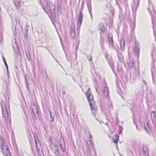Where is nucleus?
<instances>
[{"instance_id":"obj_1","label":"nucleus","mask_w":156,"mask_h":156,"mask_svg":"<svg viewBox=\"0 0 156 156\" xmlns=\"http://www.w3.org/2000/svg\"><path fill=\"white\" fill-rule=\"evenodd\" d=\"M48 1L47 0H44V3L42 6L43 9L45 12H47V9L49 10L50 13V18L52 19V22L53 25L55 26V24L54 22H56L57 19L55 17V7L53 4H51L49 5L48 7Z\"/></svg>"},{"instance_id":"obj_2","label":"nucleus","mask_w":156,"mask_h":156,"mask_svg":"<svg viewBox=\"0 0 156 156\" xmlns=\"http://www.w3.org/2000/svg\"><path fill=\"white\" fill-rule=\"evenodd\" d=\"M90 88H88L86 94L87 95V98L90 108L93 115L95 117L98 112L97 107L95 102L93 100V96L90 92Z\"/></svg>"},{"instance_id":"obj_3","label":"nucleus","mask_w":156,"mask_h":156,"mask_svg":"<svg viewBox=\"0 0 156 156\" xmlns=\"http://www.w3.org/2000/svg\"><path fill=\"white\" fill-rule=\"evenodd\" d=\"M0 146L2 150V152L4 156H12L9 147L5 140L0 142Z\"/></svg>"},{"instance_id":"obj_4","label":"nucleus","mask_w":156,"mask_h":156,"mask_svg":"<svg viewBox=\"0 0 156 156\" xmlns=\"http://www.w3.org/2000/svg\"><path fill=\"white\" fill-rule=\"evenodd\" d=\"M140 76V72L138 69H136L134 68L133 71H130V78L131 82L133 83L136 79L139 77Z\"/></svg>"},{"instance_id":"obj_5","label":"nucleus","mask_w":156,"mask_h":156,"mask_svg":"<svg viewBox=\"0 0 156 156\" xmlns=\"http://www.w3.org/2000/svg\"><path fill=\"white\" fill-rule=\"evenodd\" d=\"M83 15L81 11H80L79 16L77 19V28L78 30H79L83 20Z\"/></svg>"},{"instance_id":"obj_6","label":"nucleus","mask_w":156,"mask_h":156,"mask_svg":"<svg viewBox=\"0 0 156 156\" xmlns=\"http://www.w3.org/2000/svg\"><path fill=\"white\" fill-rule=\"evenodd\" d=\"M128 67L130 69V71H133L135 68L134 65V60L132 58H130L129 60L127 62Z\"/></svg>"},{"instance_id":"obj_7","label":"nucleus","mask_w":156,"mask_h":156,"mask_svg":"<svg viewBox=\"0 0 156 156\" xmlns=\"http://www.w3.org/2000/svg\"><path fill=\"white\" fill-rule=\"evenodd\" d=\"M1 108L2 113V116L5 119H7L9 116V114L7 108H5V107H2Z\"/></svg>"},{"instance_id":"obj_8","label":"nucleus","mask_w":156,"mask_h":156,"mask_svg":"<svg viewBox=\"0 0 156 156\" xmlns=\"http://www.w3.org/2000/svg\"><path fill=\"white\" fill-rule=\"evenodd\" d=\"M14 42L13 43H12V45L15 52L17 54V55L18 56L20 54V52L18 49L17 42L15 39L14 40Z\"/></svg>"},{"instance_id":"obj_9","label":"nucleus","mask_w":156,"mask_h":156,"mask_svg":"<svg viewBox=\"0 0 156 156\" xmlns=\"http://www.w3.org/2000/svg\"><path fill=\"white\" fill-rule=\"evenodd\" d=\"M36 136L35 135H34V138L35 142L36 144V146L37 151L40 150V149L38 148V146L40 147H41V144L40 142L39 139L38 137L37 136V134H36Z\"/></svg>"},{"instance_id":"obj_10","label":"nucleus","mask_w":156,"mask_h":156,"mask_svg":"<svg viewBox=\"0 0 156 156\" xmlns=\"http://www.w3.org/2000/svg\"><path fill=\"white\" fill-rule=\"evenodd\" d=\"M140 49V47L139 44L138 43H135L134 52L135 55L137 56V58L139 57Z\"/></svg>"},{"instance_id":"obj_11","label":"nucleus","mask_w":156,"mask_h":156,"mask_svg":"<svg viewBox=\"0 0 156 156\" xmlns=\"http://www.w3.org/2000/svg\"><path fill=\"white\" fill-rule=\"evenodd\" d=\"M153 52L151 54V56L152 57V62L151 63V71L152 75L153 77L154 76V74L156 73V72H154V68L155 67V60L153 58Z\"/></svg>"},{"instance_id":"obj_12","label":"nucleus","mask_w":156,"mask_h":156,"mask_svg":"<svg viewBox=\"0 0 156 156\" xmlns=\"http://www.w3.org/2000/svg\"><path fill=\"white\" fill-rule=\"evenodd\" d=\"M105 86L104 87L103 89V93L105 96L107 98H108L109 95V92L108 88L107 86V84H106L105 81Z\"/></svg>"},{"instance_id":"obj_13","label":"nucleus","mask_w":156,"mask_h":156,"mask_svg":"<svg viewBox=\"0 0 156 156\" xmlns=\"http://www.w3.org/2000/svg\"><path fill=\"white\" fill-rule=\"evenodd\" d=\"M108 39L109 44L113 47V40L112 34H108Z\"/></svg>"},{"instance_id":"obj_14","label":"nucleus","mask_w":156,"mask_h":156,"mask_svg":"<svg viewBox=\"0 0 156 156\" xmlns=\"http://www.w3.org/2000/svg\"><path fill=\"white\" fill-rule=\"evenodd\" d=\"M75 26L74 24H72L71 26V29L70 30V34L71 37H73V40L75 34Z\"/></svg>"},{"instance_id":"obj_15","label":"nucleus","mask_w":156,"mask_h":156,"mask_svg":"<svg viewBox=\"0 0 156 156\" xmlns=\"http://www.w3.org/2000/svg\"><path fill=\"white\" fill-rule=\"evenodd\" d=\"M21 3L20 0H14V4L16 8L18 9L20 8Z\"/></svg>"},{"instance_id":"obj_16","label":"nucleus","mask_w":156,"mask_h":156,"mask_svg":"<svg viewBox=\"0 0 156 156\" xmlns=\"http://www.w3.org/2000/svg\"><path fill=\"white\" fill-rule=\"evenodd\" d=\"M143 150L145 156H148V149L147 146L146 145L143 146Z\"/></svg>"},{"instance_id":"obj_17","label":"nucleus","mask_w":156,"mask_h":156,"mask_svg":"<svg viewBox=\"0 0 156 156\" xmlns=\"http://www.w3.org/2000/svg\"><path fill=\"white\" fill-rule=\"evenodd\" d=\"M29 29V26L27 24L26 27L24 28V35L26 39L28 38V31Z\"/></svg>"},{"instance_id":"obj_18","label":"nucleus","mask_w":156,"mask_h":156,"mask_svg":"<svg viewBox=\"0 0 156 156\" xmlns=\"http://www.w3.org/2000/svg\"><path fill=\"white\" fill-rule=\"evenodd\" d=\"M54 151V154L56 156H58L59 151L57 146L55 145L54 146V150H53Z\"/></svg>"},{"instance_id":"obj_19","label":"nucleus","mask_w":156,"mask_h":156,"mask_svg":"<svg viewBox=\"0 0 156 156\" xmlns=\"http://www.w3.org/2000/svg\"><path fill=\"white\" fill-rule=\"evenodd\" d=\"M98 28L102 32L104 33L105 32L104 25L103 23H101L99 24L98 26Z\"/></svg>"},{"instance_id":"obj_20","label":"nucleus","mask_w":156,"mask_h":156,"mask_svg":"<svg viewBox=\"0 0 156 156\" xmlns=\"http://www.w3.org/2000/svg\"><path fill=\"white\" fill-rule=\"evenodd\" d=\"M113 140L114 141V143H115V144H117V143L119 141V135L117 134H115L113 138Z\"/></svg>"},{"instance_id":"obj_21","label":"nucleus","mask_w":156,"mask_h":156,"mask_svg":"<svg viewBox=\"0 0 156 156\" xmlns=\"http://www.w3.org/2000/svg\"><path fill=\"white\" fill-rule=\"evenodd\" d=\"M120 48L122 50H123L124 49L125 45V42L124 40L122 39H121L120 41Z\"/></svg>"},{"instance_id":"obj_22","label":"nucleus","mask_w":156,"mask_h":156,"mask_svg":"<svg viewBox=\"0 0 156 156\" xmlns=\"http://www.w3.org/2000/svg\"><path fill=\"white\" fill-rule=\"evenodd\" d=\"M117 56L120 61H122L123 60V56L121 53L117 51Z\"/></svg>"},{"instance_id":"obj_23","label":"nucleus","mask_w":156,"mask_h":156,"mask_svg":"<svg viewBox=\"0 0 156 156\" xmlns=\"http://www.w3.org/2000/svg\"><path fill=\"white\" fill-rule=\"evenodd\" d=\"M151 118L153 122L155 121V112H154L152 111L151 113Z\"/></svg>"},{"instance_id":"obj_24","label":"nucleus","mask_w":156,"mask_h":156,"mask_svg":"<svg viewBox=\"0 0 156 156\" xmlns=\"http://www.w3.org/2000/svg\"><path fill=\"white\" fill-rule=\"evenodd\" d=\"M92 136L90 134V136L89 138V140L87 142V145L88 146L89 145L92 146L93 144V142L92 141Z\"/></svg>"},{"instance_id":"obj_25","label":"nucleus","mask_w":156,"mask_h":156,"mask_svg":"<svg viewBox=\"0 0 156 156\" xmlns=\"http://www.w3.org/2000/svg\"><path fill=\"white\" fill-rule=\"evenodd\" d=\"M60 148L62 152H64L66 151V147L65 145V143L64 141H63V144H62L60 143Z\"/></svg>"},{"instance_id":"obj_26","label":"nucleus","mask_w":156,"mask_h":156,"mask_svg":"<svg viewBox=\"0 0 156 156\" xmlns=\"http://www.w3.org/2000/svg\"><path fill=\"white\" fill-rule=\"evenodd\" d=\"M104 39L102 37H100V45L102 49L104 50L105 48L104 44Z\"/></svg>"},{"instance_id":"obj_27","label":"nucleus","mask_w":156,"mask_h":156,"mask_svg":"<svg viewBox=\"0 0 156 156\" xmlns=\"http://www.w3.org/2000/svg\"><path fill=\"white\" fill-rule=\"evenodd\" d=\"M144 128L146 131L148 132L149 129V124L148 122H146L144 123Z\"/></svg>"},{"instance_id":"obj_28","label":"nucleus","mask_w":156,"mask_h":156,"mask_svg":"<svg viewBox=\"0 0 156 156\" xmlns=\"http://www.w3.org/2000/svg\"><path fill=\"white\" fill-rule=\"evenodd\" d=\"M12 28L14 35L16 36V32L15 26H12Z\"/></svg>"},{"instance_id":"obj_29","label":"nucleus","mask_w":156,"mask_h":156,"mask_svg":"<svg viewBox=\"0 0 156 156\" xmlns=\"http://www.w3.org/2000/svg\"><path fill=\"white\" fill-rule=\"evenodd\" d=\"M109 64L112 69L113 71V69L114 68V63L112 61H111L109 62Z\"/></svg>"},{"instance_id":"obj_30","label":"nucleus","mask_w":156,"mask_h":156,"mask_svg":"<svg viewBox=\"0 0 156 156\" xmlns=\"http://www.w3.org/2000/svg\"><path fill=\"white\" fill-rule=\"evenodd\" d=\"M152 77L153 83L156 85V73L154 74V76Z\"/></svg>"},{"instance_id":"obj_31","label":"nucleus","mask_w":156,"mask_h":156,"mask_svg":"<svg viewBox=\"0 0 156 156\" xmlns=\"http://www.w3.org/2000/svg\"><path fill=\"white\" fill-rule=\"evenodd\" d=\"M140 0H133L134 4L137 7L139 4Z\"/></svg>"},{"instance_id":"obj_32","label":"nucleus","mask_w":156,"mask_h":156,"mask_svg":"<svg viewBox=\"0 0 156 156\" xmlns=\"http://www.w3.org/2000/svg\"><path fill=\"white\" fill-rule=\"evenodd\" d=\"M2 59H3V61L4 62L5 65L6 67V69H8V66L7 64L6 63V60H5V58L3 56H2Z\"/></svg>"},{"instance_id":"obj_33","label":"nucleus","mask_w":156,"mask_h":156,"mask_svg":"<svg viewBox=\"0 0 156 156\" xmlns=\"http://www.w3.org/2000/svg\"><path fill=\"white\" fill-rule=\"evenodd\" d=\"M90 3V6H89V7H88V8L89 11V13L91 15V18H92V16L91 14V11H92V8H91V3Z\"/></svg>"},{"instance_id":"obj_34","label":"nucleus","mask_w":156,"mask_h":156,"mask_svg":"<svg viewBox=\"0 0 156 156\" xmlns=\"http://www.w3.org/2000/svg\"><path fill=\"white\" fill-rule=\"evenodd\" d=\"M25 86L28 91H30V89L28 82L25 83Z\"/></svg>"},{"instance_id":"obj_35","label":"nucleus","mask_w":156,"mask_h":156,"mask_svg":"<svg viewBox=\"0 0 156 156\" xmlns=\"http://www.w3.org/2000/svg\"><path fill=\"white\" fill-rule=\"evenodd\" d=\"M1 108L2 107H5V104L4 103V102L3 101V100H1Z\"/></svg>"},{"instance_id":"obj_36","label":"nucleus","mask_w":156,"mask_h":156,"mask_svg":"<svg viewBox=\"0 0 156 156\" xmlns=\"http://www.w3.org/2000/svg\"><path fill=\"white\" fill-rule=\"evenodd\" d=\"M87 59L90 61H92V56L91 55H88L87 56Z\"/></svg>"},{"instance_id":"obj_37","label":"nucleus","mask_w":156,"mask_h":156,"mask_svg":"<svg viewBox=\"0 0 156 156\" xmlns=\"http://www.w3.org/2000/svg\"><path fill=\"white\" fill-rule=\"evenodd\" d=\"M50 115V117L51 119V120L50 121L51 122H53L54 121V117H52L51 115V113L50 112H49Z\"/></svg>"},{"instance_id":"obj_38","label":"nucleus","mask_w":156,"mask_h":156,"mask_svg":"<svg viewBox=\"0 0 156 156\" xmlns=\"http://www.w3.org/2000/svg\"><path fill=\"white\" fill-rule=\"evenodd\" d=\"M108 105L110 108H112V101H109L108 102Z\"/></svg>"},{"instance_id":"obj_39","label":"nucleus","mask_w":156,"mask_h":156,"mask_svg":"<svg viewBox=\"0 0 156 156\" xmlns=\"http://www.w3.org/2000/svg\"><path fill=\"white\" fill-rule=\"evenodd\" d=\"M57 2V3L58 4H62V0H56Z\"/></svg>"},{"instance_id":"obj_40","label":"nucleus","mask_w":156,"mask_h":156,"mask_svg":"<svg viewBox=\"0 0 156 156\" xmlns=\"http://www.w3.org/2000/svg\"><path fill=\"white\" fill-rule=\"evenodd\" d=\"M26 56H27V58L29 60H30L31 58H30V55L29 54V55H28L27 53H26Z\"/></svg>"},{"instance_id":"obj_41","label":"nucleus","mask_w":156,"mask_h":156,"mask_svg":"<svg viewBox=\"0 0 156 156\" xmlns=\"http://www.w3.org/2000/svg\"><path fill=\"white\" fill-rule=\"evenodd\" d=\"M4 139H3L2 137L1 136V135H0V142H2V141H3L4 140Z\"/></svg>"},{"instance_id":"obj_42","label":"nucleus","mask_w":156,"mask_h":156,"mask_svg":"<svg viewBox=\"0 0 156 156\" xmlns=\"http://www.w3.org/2000/svg\"><path fill=\"white\" fill-rule=\"evenodd\" d=\"M26 74H24V79H25V82H27V77H26Z\"/></svg>"},{"instance_id":"obj_43","label":"nucleus","mask_w":156,"mask_h":156,"mask_svg":"<svg viewBox=\"0 0 156 156\" xmlns=\"http://www.w3.org/2000/svg\"><path fill=\"white\" fill-rule=\"evenodd\" d=\"M90 3H91V2H87V6L88 7H89V6H90Z\"/></svg>"},{"instance_id":"obj_44","label":"nucleus","mask_w":156,"mask_h":156,"mask_svg":"<svg viewBox=\"0 0 156 156\" xmlns=\"http://www.w3.org/2000/svg\"><path fill=\"white\" fill-rule=\"evenodd\" d=\"M52 56V57L54 58V59L56 61V62H58V61L55 58V57L52 55L51 54Z\"/></svg>"},{"instance_id":"obj_45","label":"nucleus","mask_w":156,"mask_h":156,"mask_svg":"<svg viewBox=\"0 0 156 156\" xmlns=\"http://www.w3.org/2000/svg\"><path fill=\"white\" fill-rule=\"evenodd\" d=\"M66 58H67V60L68 61H69V59H68V58H67L68 55H67V54H66Z\"/></svg>"},{"instance_id":"obj_46","label":"nucleus","mask_w":156,"mask_h":156,"mask_svg":"<svg viewBox=\"0 0 156 156\" xmlns=\"http://www.w3.org/2000/svg\"><path fill=\"white\" fill-rule=\"evenodd\" d=\"M143 83H144L145 85L146 84V82L145 80H143Z\"/></svg>"},{"instance_id":"obj_47","label":"nucleus","mask_w":156,"mask_h":156,"mask_svg":"<svg viewBox=\"0 0 156 156\" xmlns=\"http://www.w3.org/2000/svg\"><path fill=\"white\" fill-rule=\"evenodd\" d=\"M6 70H7V74H9L8 67V69H6Z\"/></svg>"},{"instance_id":"obj_48","label":"nucleus","mask_w":156,"mask_h":156,"mask_svg":"<svg viewBox=\"0 0 156 156\" xmlns=\"http://www.w3.org/2000/svg\"><path fill=\"white\" fill-rule=\"evenodd\" d=\"M147 9L148 10L149 12L150 13V9L149 7L147 8Z\"/></svg>"},{"instance_id":"obj_49","label":"nucleus","mask_w":156,"mask_h":156,"mask_svg":"<svg viewBox=\"0 0 156 156\" xmlns=\"http://www.w3.org/2000/svg\"><path fill=\"white\" fill-rule=\"evenodd\" d=\"M25 116H26V119H24V120L25 121H27L28 120V119H27V117L26 116V115H25Z\"/></svg>"},{"instance_id":"obj_50","label":"nucleus","mask_w":156,"mask_h":156,"mask_svg":"<svg viewBox=\"0 0 156 156\" xmlns=\"http://www.w3.org/2000/svg\"><path fill=\"white\" fill-rule=\"evenodd\" d=\"M32 111H33V112L34 113V115L35 116V113H34V111L33 110V108H32Z\"/></svg>"},{"instance_id":"obj_51","label":"nucleus","mask_w":156,"mask_h":156,"mask_svg":"<svg viewBox=\"0 0 156 156\" xmlns=\"http://www.w3.org/2000/svg\"><path fill=\"white\" fill-rule=\"evenodd\" d=\"M95 90H96V92H97V93H98V89L97 88H96V87H95Z\"/></svg>"},{"instance_id":"obj_52","label":"nucleus","mask_w":156,"mask_h":156,"mask_svg":"<svg viewBox=\"0 0 156 156\" xmlns=\"http://www.w3.org/2000/svg\"><path fill=\"white\" fill-rule=\"evenodd\" d=\"M133 122H134V123L135 124V125H136V128L137 129V125H136V124L135 123V122H134V120H133Z\"/></svg>"},{"instance_id":"obj_53","label":"nucleus","mask_w":156,"mask_h":156,"mask_svg":"<svg viewBox=\"0 0 156 156\" xmlns=\"http://www.w3.org/2000/svg\"><path fill=\"white\" fill-rule=\"evenodd\" d=\"M7 75L8 77V79H9V74H7Z\"/></svg>"},{"instance_id":"obj_54","label":"nucleus","mask_w":156,"mask_h":156,"mask_svg":"<svg viewBox=\"0 0 156 156\" xmlns=\"http://www.w3.org/2000/svg\"><path fill=\"white\" fill-rule=\"evenodd\" d=\"M62 94H65V92L64 91H62Z\"/></svg>"},{"instance_id":"obj_55","label":"nucleus","mask_w":156,"mask_h":156,"mask_svg":"<svg viewBox=\"0 0 156 156\" xmlns=\"http://www.w3.org/2000/svg\"><path fill=\"white\" fill-rule=\"evenodd\" d=\"M58 64L60 66H61V65H60V63L59 62H58Z\"/></svg>"},{"instance_id":"obj_56","label":"nucleus","mask_w":156,"mask_h":156,"mask_svg":"<svg viewBox=\"0 0 156 156\" xmlns=\"http://www.w3.org/2000/svg\"><path fill=\"white\" fill-rule=\"evenodd\" d=\"M61 66V67H62V68L63 69V66Z\"/></svg>"},{"instance_id":"obj_57","label":"nucleus","mask_w":156,"mask_h":156,"mask_svg":"<svg viewBox=\"0 0 156 156\" xmlns=\"http://www.w3.org/2000/svg\"><path fill=\"white\" fill-rule=\"evenodd\" d=\"M121 131H120L119 132V133H121Z\"/></svg>"},{"instance_id":"obj_58","label":"nucleus","mask_w":156,"mask_h":156,"mask_svg":"<svg viewBox=\"0 0 156 156\" xmlns=\"http://www.w3.org/2000/svg\"><path fill=\"white\" fill-rule=\"evenodd\" d=\"M50 140L51 141V139L50 138Z\"/></svg>"},{"instance_id":"obj_59","label":"nucleus","mask_w":156,"mask_h":156,"mask_svg":"<svg viewBox=\"0 0 156 156\" xmlns=\"http://www.w3.org/2000/svg\"><path fill=\"white\" fill-rule=\"evenodd\" d=\"M105 57H106V58H107V56L106 55L105 56Z\"/></svg>"},{"instance_id":"obj_60","label":"nucleus","mask_w":156,"mask_h":156,"mask_svg":"<svg viewBox=\"0 0 156 156\" xmlns=\"http://www.w3.org/2000/svg\"><path fill=\"white\" fill-rule=\"evenodd\" d=\"M101 108V109H102V111H103V109H102V108Z\"/></svg>"},{"instance_id":"obj_61","label":"nucleus","mask_w":156,"mask_h":156,"mask_svg":"<svg viewBox=\"0 0 156 156\" xmlns=\"http://www.w3.org/2000/svg\"><path fill=\"white\" fill-rule=\"evenodd\" d=\"M35 108H36V110H37V108H36V107H35Z\"/></svg>"},{"instance_id":"obj_62","label":"nucleus","mask_w":156,"mask_h":156,"mask_svg":"<svg viewBox=\"0 0 156 156\" xmlns=\"http://www.w3.org/2000/svg\"><path fill=\"white\" fill-rule=\"evenodd\" d=\"M151 6H152L151 5H150Z\"/></svg>"},{"instance_id":"obj_63","label":"nucleus","mask_w":156,"mask_h":156,"mask_svg":"<svg viewBox=\"0 0 156 156\" xmlns=\"http://www.w3.org/2000/svg\"><path fill=\"white\" fill-rule=\"evenodd\" d=\"M62 139H63V140H64V139H63V138H62Z\"/></svg>"},{"instance_id":"obj_64","label":"nucleus","mask_w":156,"mask_h":156,"mask_svg":"<svg viewBox=\"0 0 156 156\" xmlns=\"http://www.w3.org/2000/svg\"><path fill=\"white\" fill-rule=\"evenodd\" d=\"M119 127H121L120 126H119Z\"/></svg>"}]
</instances>
